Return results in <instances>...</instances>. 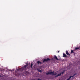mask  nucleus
<instances>
[{"label": "nucleus", "instance_id": "obj_1", "mask_svg": "<svg viewBox=\"0 0 80 80\" xmlns=\"http://www.w3.org/2000/svg\"><path fill=\"white\" fill-rule=\"evenodd\" d=\"M46 75H57V72H48L46 73Z\"/></svg>", "mask_w": 80, "mask_h": 80}, {"label": "nucleus", "instance_id": "obj_2", "mask_svg": "<svg viewBox=\"0 0 80 80\" xmlns=\"http://www.w3.org/2000/svg\"><path fill=\"white\" fill-rule=\"evenodd\" d=\"M26 68H27V66L25 65L24 67H23L22 68H19L18 69H17V70L18 71H19V70H20V71H21V70H25Z\"/></svg>", "mask_w": 80, "mask_h": 80}, {"label": "nucleus", "instance_id": "obj_3", "mask_svg": "<svg viewBox=\"0 0 80 80\" xmlns=\"http://www.w3.org/2000/svg\"><path fill=\"white\" fill-rule=\"evenodd\" d=\"M49 60H50V59L49 58H47V59H44L43 62H48Z\"/></svg>", "mask_w": 80, "mask_h": 80}, {"label": "nucleus", "instance_id": "obj_4", "mask_svg": "<svg viewBox=\"0 0 80 80\" xmlns=\"http://www.w3.org/2000/svg\"><path fill=\"white\" fill-rule=\"evenodd\" d=\"M63 73H64V72H62L61 73H60V74H58L57 76H56V77H58V76H60V75H62V74H63Z\"/></svg>", "mask_w": 80, "mask_h": 80}, {"label": "nucleus", "instance_id": "obj_5", "mask_svg": "<svg viewBox=\"0 0 80 80\" xmlns=\"http://www.w3.org/2000/svg\"><path fill=\"white\" fill-rule=\"evenodd\" d=\"M54 57L55 58V59L56 60H58V59L57 58V56H54Z\"/></svg>", "mask_w": 80, "mask_h": 80}, {"label": "nucleus", "instance_id": "obj_6", "mask_svg": "<svg viewBox=\"0 0 80 80\" xmlns=\"http://www.w3.org/2000/svg\"><path fill=\"white\" fill-rule=\"evenodd\" d=\"M66 54L68 55H70V54H69V53H68V51H66Z\"/></svg>", "mask_w": 80, "mask_h": 80}, {"label": "nucleus", "instance_id": "obj_7", "mask_svg": "<svg viewBox=\"0 0 80 80\" xmlns=\"http://www.w3.org/2000/svg\"><path fill=\"white\" fill-rule=\"evenodd\" d=\"M63 57H67V55H66V54H65L63 53Z\"/></svg>", "mask_w": 80, "mask_h": 80}, {"label": "nucleus", "instance_id": "obj_8", "mask_svg": "<svg viewBox=\"0 0 80 80\" xmlns=\"http://www.w3.org/2000/svg\"><path fill=\"white\" fill-rule=\"evenodd\" d=\"M37 70L38 71V72H42V71L38 69H37Z\"/></svg>", "mask_w": 80, "mask_h": 80}, {"label": "nucleus", "instance_id": "obj_9", "mask_svg": "<svg viewBox=\"0 0 80 80\" xmlns=\"http://www.w3.org/2000/svg\"><path fill=\"white\" fill-rule=\"evenodd\" d=\"M71 77H72V76H70V77H69V78H68V79H67V80H70V78H71Z\"/></svg>", "mask_w": 80, "mask_h": 80}, {"label": "nucleus", "instance_id": "obj_10", "mask_svg": "<svg viewBox=\"0 0 80 80\" xmlns=\"http://www.w3.org/2000/svg\"><path fill=\"white\" fill-rule=\"evenodd\" d=\"M38 64H39V63H41V62H40L39 61H38Z\"/></svg>", "mask_w": 80, "mask_h": 80}, {"label": "nucleus", "instance_id": "obj_11", "mask_svg": "<svg viewBox=\"0 0 80 80\" xmlns=\"http://www.w3.org/2000/svg\"><path fill=\"white\" fill-rule=\"evenodd\" d=\"M32 66H33V64H32V63H31V68H32Z\"/></svg>", "mask_w": 80, "mask_h": 80}, {"label": "nucleus", "instance_id": "obj_12", "mask_svg": "<svg viewBox=\"0 0 80 80\" xmlns=\"http://www.w3.org/2000/svg\"><path fill=\"white\" fill-rule=\"evenodd\" d=\"M78 49H79V48H76L75 50H78Z\"/></svg>", "mask_w": 80, "mask_h": 80}, {"label": "nucleus", "instance_id": "obj_13", "mask_svg": "<svg viewBox=\"0 0 80 80\" xmlns=\"http://www.w3.org/2000/svg\"><path fill=\"white\" fill-rule=\"evenodd\" d=\"M71 53H73V50H71Z\"/></svg>", "mask_w": 80, "mask_h": 80}, {"label": "nucleus", "instance_id": "obj_14", "mask_svg": "<svg viewBox=\"0 0 80 80\" xmlns=\"http://www.w3.org/2000/svg\"><path fill=\"white\" fill-rule=\"evenodd\" d=\"M59 52H60V51H58V53H59Z\"/></svg>", "mask_w": 80, "mask_h": 80}, {"label": "nucleus", "instance_id": "obj_15", "mask_svg": "<svg viewBox=\"0 0 80 80\" xmlns=\"http://www.w3.org/2000/svg\"><path fill=\"white\" fill-rule=\"evenodd\" d=\"M28 64H27V65H28Z\"/></svg>", "mask_w": 80, "mask_h": 80}]
</instances>
